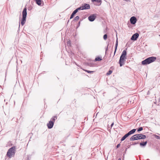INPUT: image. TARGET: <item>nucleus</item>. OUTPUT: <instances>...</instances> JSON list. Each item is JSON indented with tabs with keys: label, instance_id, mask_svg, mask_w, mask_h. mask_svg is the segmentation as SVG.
<instances>
[{
	"label": "nucleus",
	"instance_id": "f257e3e1",
	"mask_svg": "<svg viewBox=\"0 0 160 160\" xmlns=\"http://www.w3.org/2000/svg\"><path fill=\"white\" fill-rule=\"evenodd\" d=\"M146 138V136L145 135L142 134H135L131 137L130 140L131 141H133L138 139H144Z\"/></svg>",
	"mask_w": 160,
	"mask_h": 160
},
{
	"label": "nucleus",
	"instance_id": "f03ea898",
	"mask_svg": "<svg viewBox=\"0 0 160 160\" xmlns=\"http://www.w3.org/2000/svg\"><path fill=\"white\" fill-rule=\"evenodd\" d=\"M156 59V58L155 57H150L142 61V64L143 65L149 64L154 61Z\"/></svg>",
	"mask_w": 160,
	"mask_h": 160
},
{
	"label": "nucleus",
	"instance_id": "7ed1b4c3",
	"mask_svg": "<svg viewBox=\"0 0 160 160\" xmlns=\"http://www.w3.org/2000/svg\"><path fill=\"white\" fill-rule=\"evenodd\" d=\"M15 147H13L8 149L7 155L9 158H11L14 156L15 154Z\"/></svg>",
	"mask_w": 160,
	"mask_h": 160
},
{
	"label": "nucleus",
	"instance_id": "20e7f679",
	"mask_svg": "<svg viewBox=\"0 0 160 160\" xmlns=\"http://www.w3.org/2000/svg\"><path fill=\"white\" fill-rule=\"evenodd\" d=\"M22 18L21 21V24L23 26L25 24L26 21V18L27 15V9L25 8L24 9L22 12Z\"/></svg>",
	"mask_w": 160,
	"mask_h": 160
},
{
	"label": "nucleus",
	"instance_id": "39448f33",
	"mask_svg": "<svg viewBox=\"0 0 160 160\" xmlns=\"http://www.w3.org/2000/svg\"><path fill=\"white\" fill-rule=\"evenodd\" d=\"M79 8L80 10H81L88 9L90 8V6L88 4H84Z\"/></svg>",
	"mask_w": 160,
	"mask_h": 160
},
{
	"label": "nucleus",
	"instance_id": "423d86ee",
	"mask_svg": "<svg viewBox=\"0 0 160 160\" xmlns=\"http://www.w3.org/2000/svg\"><path fill=\"white\" fill-rule=\"evenodd\" d=\"M96 18V16L95 14H93L90 15L88 17L89 20L91 22L93 21Z\"/></svg>",
	"mask_w": 160,
	"mask_h": 160
},
{
	"label": "nucleus",
	"instance_id": "0eeeda50",
	"mask_svg": "<svg viewBox=\"0 0 160 160\" xmlns=\"http://www.w3.org/2000/svg\"><path fill=\"white\" fill-rule=\"evenodd\" d=\"M130 21L131 23L132 24H134L136 22V18L135 17H132L131 18Z\"/></svg>",
	"mask_w": 160,
	"mask_h": 160
},
{
	"label": "nucleus",
	"instance_id": "6e6552de",
	"mask_svg": "<svg viewBox=\"0 0 160 160\" xmlns=\"http://www.w3.org/2000/svg\"><path fill=\"white\" fill-rule=\"evenodd\" d=\"M139 36V34L138 33L134 34L132 37L131 39L133 40H136Z\"/></svg>",
	"mask_w": 160,
	"mask_h": 160
},
{
	"label": "nucleus",
	"instance_id": "1a4fd4ad",
	"mask_svg": "<svg viewBox=\"0 0 160 160\" xmlns=\"http://www.w3.org/2000/svg\"><path fill=\"white\" fill-rule=\"evenodd\" d=\"M54 122L53 121H50L47 124V126L48 128L50 129L52 128Z\"/></svg>",
	"mask_w": 160,
	"mask_h": 160
},
{
	"label": "nucleus",
	"instance_id": "9d476101",
	"mask_svg": "<svg viewBox=\"0 0 160 160\" xmlns=\"http://www.w3.org/2000/svg\"><path fill=\"white\" fill-rule=\"evenodd\" d=\"M126 54H127V52L126 51L124 50L123 51L121 55V58H125V59L126 58Z\"/></svg>",
	"mask_w": 160,
	"mask_h": 160
},
{
	"label": "nucleus",
	"instance_id": "9b49d317",
	"mask_svg": "<svg viewBox=\"0 0 160 160\" xmlns=\"http://www.w3.org/2000/svg\"><path fill=\"white\" fill-rule=\"evenodd\" d=\"M125 60H119V63L120 67L122 66L124 64Z\"/></svg>",
	"mask_w": 160,
	"mask_h": 160
},
{
	"label": "nucleus",
	"instance_id": "f8f14e48",
	"mask_svg": "<svg viewBox=\"0 0 160 160\" xmlns=\"http://www.w3.org/2000/svg\"><path fill=\"white\" fill-rule=\"evenodd\" d=\"M118 38H117V40H116V43L115 46V51H114V54H115V53L116 52V50L117 49V47H118Z\"/></svg>",
	"mask_w": 160,
	"mask_h": 160
},
{
	"label": "nucleus",
	"instance_id": "ddd939ff",
	"mask_svg": "<svg viewBox=\"0 0 160 160\" xmlns=\"http://www.w3.org/2000/svg\"><path fill=\"white\" fill-rule=\"evenodd\" d=\"M79 10H80L79 9V8L76 9L75 10L72 12V13L75 15Z\"/></svg>",
	"mask_w": 160,
	"mask_h": 160
},
{
	"label": "nucleus",
	"instance_id": "4468645a",
	"mask_svg": "<svg viewBox=\"0 0 160 160\" xmlns=\"http://www.w3.org/2000/svg\"><path fill=\"white\" fill-rule=\"evenodd\" d=\"M147 143V142L146 141L143 142H141L140 143V145L141 146H145Z\"/></svg>",
	"mask_w": 160,
	"mask_h": 160
},
{
	"label": "nucleus",
	"instance_id": "2eb2a0df",
	"mask_svg": "<svg viewBox=\"0 0 160 160\" xmlns=\"http://www.w3.org/2000/svg\"><path fill=\"white\" fill-rule=\"evenodd\" d=\"M128 137V136H127V135L126 134L121 138V141H123Z\"/></svg>",
	"mask_w": 160,
	"mask_h": 160
},
{
	"label": "nucleus",
	"instance_id": "dca6fc26",
	"mask_svg": "<svg viewBox=\"0 0 160 160\" xmlns=\"http://www.w3.org/2000/svg\"><path fill=\"white\" fill-rule=\"evenodd\" d=\"M36 3L38 5H40L41 4V0H35Z\"/></svg>",
	"mask_w": 160,
	"mask_h": 160
},
{
	"label": "nucleus",
	"instance_id": "f3484780",
	"mask_svg": "<svg viewBox=\"0 0 160 160\" xmlns=\"http://www.w3.org/2000/svg\"><path fill=\"white\" fill-rule=\"evenodd\" d=\"M102 59H101V58H100V57H97L95 59V60L96 61H101V60Z\"/></svg>",
	"mask_w": 160,
	"mask_h": 160
},
{
	"label": "nucleus",
	"instance_id": "a211bd4d",
	"mask_svg": "<svg viewBox=\"0 0 160 160\" xmlns=\"http://www.w3.org/2000/svg\"><path fill=\"white\" fill-rule=\"evenodd\" d=\"M136 130V129H133L132 130H131L129 132H130L132 134L135 132Z\"/></svg>",
	"mask_w": 160,
	"mask_h": 160
},
{
	"label": "nucleus",
	"instance_id": "6ab92c4d",
	"mask_svg": "<svg viewBox=\"0 0 160 160\" xmlns=\"http://www.w3.org/2000/svg\"><path fill=\"white\" fill-rule=\"evenodd\" d=\"M112 71L111 70H109L108 72L107 73V75H110V74H111L112 73Z\"/></svg>",
	"mask_w": 160,
	"mask_h": 160
},
{
	"label": "nucleus",
	"instance_id": "aec40b11",
	"mask_svg": "<svg viewBox=\"0 0 160 160\" xmlns=\"http://www.w3.org/2000/svg\"><path fill=\"white\" fill-rule=\"evenodd\" d=\"M56 118V117H54L53 118H52L51 119V121H53V122H54L55 120V118Z\"/></svg>",
	"mask_w": 160,
	"mask_h": 160
},
{
	"label": "nucleus",
	"instance_id": "412c9836",
	"mask_svg": "<svg viewBox=\"0 0 160 160\" xmlns=\"http://www.w3.org/2000/svg\"><path fill=\"white\" fill-rule=\"evenodd\" d=\"M154 136L157 139H160V135L159 136L157 135H154Z\"/></svg>",
	"mask_w": 160,
	"mask_h": 160
},
{
	"label": "nucleus",
	"instance_id": "4be33fe9",
	"mask_svg": "<svg viewBox=\"0 0 160 160\" xmlns=\"http://www.w3.org/2000/svg\"><path fill=\"white\" fill-rule=\"evenodd\" d=\"M92 2H101V0H92Z\"/></svg>",
	"mask_w": 160,
	"mask_h": 160
},
{
	"label": "nucleus",
	"instance_id": "5701e85b",
	"mask_svg": "<svg viewBox=\"0 0 160 160\" xmlns=\"http://www.w3.org/2000/svg\"><path fill=\"white\" fill-rule=\"evenodd\" d=\"M107 38V34H105L103 36V39L104 40H106Z\"/></svg>",
	"mask_w": 160,
	"mask_h": 160
},
{
	"label": "nucleus",
	"instance_id": "b1692460",
	"mask_svg": "<svg viewBox=\"0 0 160 160\" xmlns=\"http://www.w3.org/2000/svg\"><path fill=\"white\" fill-rule=\"evenodd\" d=\"M79 17L77 16L76 17H75L74 18V20H78L79 19Z\"/></svg>",
	"mask_w": 160,
	"mask_h": 160
},
{
	"label": "nucleus",
	"instance_id": "393cba45",
	"mask_svg": "<svg viewBox=\"0 0 160 160\" xmlns=\"http://www.w3.org/2000/svg\"><path fill=\"white\" fill-rule=\"evenodd\" d=\"M142 129L143 128L142 127H140L138 129V131L139 132L142 130Z\"/></svg>",
	"mask_w": 160,
	"mask_h": 160
},
{
	"label": "nucleus",
	"instance_id": "a878e982",
	"mask_svg": "<svg viewBox=\"0 0 160 160\" xmlns=\"http://www.w3.org/2000/svg\"><path fill=\"white\" fill-rule=\"evenodd\" d=\"M74 15L72 13L70 16V19L72 18L73 17Z\"/></svg>",
	"mask_w": 160,
	"mask_h": 160
},
{
	"label": "nucleus",
	"instance_id": "bb28decb",
	"mask_svg": "<svg viewBox=\"0 0 160 160\" xmlns=\"http://www.w3.org/2000/svg\"><path fill=\"white\" fill-rule=\"evenodd\" d=\"M126 134L127 135V136H129L130 135H131V134H132L131 133V132H128V133L127 134Z\"/></svg>",
	"mask_w": 160,
	"mask_h": 160
},
{
	"label": "nucleus",
	"instance_id": "cd10ccee",
	"mask_svg": "<svg viewBox=\"0 0 160 160\" xmlns=\"http://www.w3.org/2000/svg\"><path fill=\"white\" fill-rule=\"evenodd\" d=\"M126 134L127 135V136H129L130 135H131V134H132L131 133V132H128V133L127 134Z\"/></svg>",
	"mask_w": 160,
	"mask_h": 160
},
{
	"label": "nucleus",
	"instance_id": "c85d7f7f",
	"mask_svg": "<svg viewBox=\"0 0 160 160\" xmlns=\"http://www.w3.org/2000/svg\"><path fill=\"white\" fill-rule=\"evenodd\" d=\"M86 71L88 73H91V72H94V71H88V70H86Z\"/></svg>",
	"mask_w": 160,
	"mask_h": 160
},
{
	"label": "nucleus",
	"instance_id": "c756f323",
	"mask_svg": "<svg viewBox=\"0 0 160 160\" xmlns=\"http://www.w3.org/2000/svg\"><path fill=\"white\" fill-rule=\"evenodd\" d=\"M125 59H126L125 58H123L122 57V58H121V57H120L119 60H125Z\"/></svg>",
	"mask_w": 160,
	"mask_h": 160
},
{
	"label": "nucleus",
	"instance_id": "7c9ffc66",
	"mask_svg": "<svg viewBox=\"0 0 160 160\" xmlns=\"http://www.w3.org/2000/svg\"><path fill=\"white\" fill-rule=\"evenodd\" d=\"M120 144H118L117 145V148H118L120 147Z\"/></svg>",
	"mask_w": 160,
	"mask_h": 160
},
{
	"label": "nucleus",
	"instance_id": "2f4dec72",
	"mask_svg": "<svg viewBox=\"0 0 160 160\" xmlns=\"http://www.w3.org/2000/svg\"><path fill=\"white\" fill-rule=\"evenodd\" d=\"M113 125H114V123L113 122L111 125V127H112L113 126Z\"/></svg>",
	"mask_w": 160,
	"mask_h": 160
},
{
	"label": "nucleus",
	"instance_id": "473e14b6",
	"mask_svg": "<svg viewBox=\"0 0 160 160\" xmlns=\"http://www.w3.org/2000/svg\"><path fill=\"white\" fill-rule=\"evenodd\" d=\"M68 44H70V41H69L68 42Z\"/></svg>",
	"mask_w": 160,
	"mask_h": 160
},
{
	"label": "nucleus",
	"instance_id": "72a5a7b5",
	"mask_svg": "<svg viewBox=\"0 0 160 160\" xmlns=\"http://www.w3.org/2000/svg\"><path fill=\"white\" fill-rule=\"evenodd\" d=\"M137 144L136 143H133V145H135V144Z\"/></svg>",
	"mask_w": 160,
	"mask_h": 160
},
{
	"label": "nucleus",
	"instance_id": "f704fd0d",
	"mask_svg": "<svg viewBox=\"0 0 160 160\" xmlns=\"http://www.w3.org/2000/svg\"><path fill=\"white\" fill-rule=\"evenodd\" d=\"M118 160H121V159L120 158H119Z\"/></svg>",
	"mask_w": 160,
	"mask_h": 160
},
{
	"label": "nucleus",
	"instance_id": "c9c22d12",
	"mask_svg": "<svg viewBox=\"0 0 160 160\" xmlns=\"http://www.w3.org/2000/svg\"><path fill=\"white\" fill-rule=\"evenodd\" d=\"M108 49V47L107 48L106 50Z\"/></svg>",
	"mask_w": 160,
	"mask_h": 160
}]
</instances>
